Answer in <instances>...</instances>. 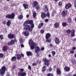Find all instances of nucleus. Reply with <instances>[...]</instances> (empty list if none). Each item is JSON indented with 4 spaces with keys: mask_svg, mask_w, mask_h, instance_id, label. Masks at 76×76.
Here are the masks:
<instances>
[{
    "mask_svg": "<svg viewBox=\"0 0 76 76\" xmlns=\"http://www.w3.org/2000/svg\"><path fill=\"white\" fill-rule=\"evenodd\" d=\"M6 70V67L5 66H3L0 69V75L3 76L4 75Z\"/></svg>",
    "mask_w": 76,
    "mask_h": 76,
    "instance_id": "f257e3e1",
    "label": "nucleus"
},
{
    "mask_svg": "<svg viewBox=\"0 0 76 76\" xmlns=\"http://www.w3.org/2000/svg\"><path fill=\"white\" fill-rule=\"evenodd\" d=\"M28 41L29 45H31V44H31L30 47L31 49L32 50H34L35 47H36V43L33 42V40L32 39L29 40Z\"/></svg>",
    "mask_w": 76,
    "mask_h": 76,
    "instance_id": "f03ea898",
    "label": "nucleus"
},
{
    "mask_svg": "<svg viewBox=\"0 0 76 76\" xmlns=\"http://www.w3.org/2000/svg\"><path fill=\"white\" fill-rule=\"evenodd\" d=\"M15 15L14 13H12L11 15H6V18L8 19H13L15 18Z\"/></svg>",
    "mask_w": 76,
    "mask_h": 76,
    "instance_id": "7ed1b4c3",
    "label": "nucleus"
},
{
    "mask_svg": "<svg viewBox=\"0 0 76 76\" xmlns=\"http://www.w3.org/2000/svg\"><path fill=\"white\" fill-rule=\"evenodd\" d=\"M24 29L26 31H29L30 32H31L32 30L31 29V26L28 25H26L24 27Z\"/></svg>",
    "mask_w": 76,
    "mask_h": 76,
    "instance_id": "20e7f679",
    "label": "nucleus"
},
{
    "mask_svg": "<svg viewBox=\"0 0 76 76\" xmlns=\"http://www.w3.org/2000/svg\"><path fill=\"white\" fill-rule=\"evenodd\" d=\"M26 75V73L25 72H19L18 73V76H25Z\"/></svg>",
    "mask_w": 76,
    "mask_h": 76,
    "instance_id": "39448f33",
    "label": "nucleus"
},
{
    "mask_svg": "<svg viewBox=\"0 0 76 76\" xmlns=\"http://www.w3.org/2000/svg\"><path fill=\"white\" fill-rule=\"evenodd\" d=\"M44 63L45 66H47L48 67V66L50 65V62H49V60L47 59H45L44 60Z\"/></svg>",
    "mask_w": 76,
    "mask_h": 76,
    "instance_id": "423d86ee",
    "label": "nucleus"
},
{
    "mask_svg": "<svg viewBox=\"0 0 76 76\" xmlns=\"http://www.w3.org/2000/svg\"><path fill=\"white\" fill-rule=\"evenodd\" d=\"M67 10H65L63 11L62 12V15L63 17H65L66 16V15H67Z\"/></svg>",
    "mask_w": 76,
    "mask_h": 76,
    "instance_id": "0eeeda50",
    "label": "nucleus"
},
{
    "mask_svg": "<svg viewBox=\"0 0 76 76\" xmlns=\"http://www.w3.org/2000/svg\"><path fill=\"white\" fill-rule=\"evenodd\" d=\"M54 41H55V42L56 44H58L60 42V40L58 39V38H56L54 39Z\"/></svg>",
    "mask_w": 76,
    "mask_h": 76,
    "instance_id": "6e6552de",
    "label": "nucleus"
},
{
    "mask_svg": "<svg viewBox=\"0 0 76 76\" xmlns=\"http://www.w3.org/2000/svg\"><path fill=\"white\" fill-rule=\"evenodd\" d=\"M71 34L70 35V37H75V30H71Z\"/></svg>",
    "mask_w": 76,
    "mask_h": 76,
    "instance_id": "1a4fd4ad",
    "label": "nucleus"
},
{
    "mask_svg": "<svg viewBox=\"0 0 76 76\" xmlns=\"http://www.w3.org/2000/svg\"><path fill=\"white\" fill-rule=\"evenodd\" d=\"M8 37L9 38L12 39V38H14L15 37V35L13 34H10L8 35Z\"/></svg>",
    "mask_w": 76,
    "mask_h": 76,
    "instance_id": "9d476101",
    "label": "nucleus"
},
{
    "mask_svg": "<svg viewBox=\"0 0 76 76\" xmlns=\"http://www.w3.org/2000/svg\"><path fill=\"white\" fill-rule=\"evenodd\" d=\"M70 70V68L69 67L66 66H65L64 68V70H65V72H69Z\"/></svg>",
    "mask_w": 76,
    "mask_h": 76,
    "instance_id": "9b49d317",
    "label": "nucleus"
},
{
    "mask_svg": "<svg viewBox=\"0 0 76 76\" xmlns=\"http://www.w3.org/2000/svg\"><path fill=\"white\" fill-rule=\"evenodd\" d=\"M51 35L50 33H48L46 34L45 35V38L46 39H48L50 37H51Z\"/></svg>",
    "mask_w": 76,
    "mask_h": 76,
    "instance_id": "f8f14e48",
    "label": "nucleus"
},
{
    "mask_svg": "<svg viewBox=\"0 0 76 76\" xmlns=\"http://www.w3.org/2000/svg\"><path fill=\"white\" fill-rule=\"evenodd\" d=\"M39 51H40V48H39V47H36L35 48V52L37 53H37H38V52Z\"/></svg>",
    "mask_w": 76,
    "mask_h": 76,
    "instance_id": "ddd939ff",
    "label": "nucleus"
},
{
    "mask_svg": "<svg viewBox=\"0 0 76 76\" xmlns=\"http://www.w3.org/2000/svg\"><path fill=\"white\" fill-rule=\"evenodd\" d=\"M41 17L42 18H44L47 17V14L44 12L42 13L41 14Z\"/></svg>",
    "mask_w": 76,
    "mask_h": 76,
    "instance_id": "4468645a",
    "label": "nucleus"
},
{
    "mask_svg": "<svg viewBox=\"0 0 76 76\" xmlns=\"http://www.w3.org/2000/svg\"><path fill=\"white\" fill-rule=\"evenodd\" d=\"M32 5L33 7H35L36 6L38 5V2L37 1L33 2L32 3Z\"/></svg>",
    "mask_w": 76,
    "mask_h": 76,
    "instance_id": "2eb2a0df",
    "label": "nucleus"
},
{
    "mask_svg": "<svg viewBox=\"0 0 76 76\" xmlns=\"http://www.w3.org/2000/svg\"><path fill=\"white\" fill-rule=\"evenodd\" d=\"M26 23H28V24H32L33 23V20H27L26 21Z\"/></svg>",
    "mask_w": 76,
    "mask_h": 76,
    "instance_id": "dca6fc26",
    "label": "nucleus"
},
{
    "mask_svg": "<svg viewBox=\"0 0 76 76\" xmlns=\"http://www.w3.org/2000/svg\"><path fill=\"white\" fill-rule=\"evenodd\" d=\"M23 6L24 7L25 9H26L28 8V4H23Z\"/></svg>",
    "mask_w": 76,
    "mask_h": 76,
    "instance_id": "f3484780",
    "label": "nucleus"
},
{
    "mask_svg": "<svg viewBox=\"0 0 76 76\" xmlns=\"http://www.w3.org/2000/svg\"><path fill=\"white\" fill-rule=\"evenodd\" d=\"M15 43V41L11 40L10 42H9L8 43V45H12V44H13Z\"/></svg>",
    "mask_w": 76,
    "mask_h": 76,
    "instance_id": "a211bd4d",
    "label": "nucleus"
},
{
    "mask_svg": "<svg viewBox=\"0 0 76 76\" xmlns=\"http://www.w3.org/2000/svg\"><path fill=\"white\" fill-rule=\"evenodd\" d=\"M16 58L17 59V60H20L21 58V56L19 54H18L16 55Z\"/></svg>",
    "mask_w": 76,
    "mask_h": 76,
    "instance_id": "6ab92c4d",
    "label": "nucleus"
},
{
    "mask_svg": "<svg viewBox=\"0 0 76 76\" xmlns=\"http://www.w3.org/2000/svg\"><path fill=\"white\" fill-rule=\"evenodd\" d=\"M3 51H7V47L6 46H4L3 47L2 49Z\"/></svg>",
    "mask_w": 76,
    "mask_h": 76,
    "instance_id": "aec40b11",
    "label": "nucleus"
},
{
    "mask_svg": "<svg viewBox=\"0 0 76 76\" xmlns=\"http://www.w3.org/2000/svg\"><path fill=\"white\" fill-rule=\"evenodd\" d=\"M16 56H13L12 57V58L11 59V61H16Z\"/></svg>",
    "mask_w": 76,
    "mask_h": 76,
    "instance_id": "412c9836",
    "label": "nucleus"
},
{
    "mask_svg": "<svg viewBox=\"0 0 76 76\" xmlns=\"http://www.w3.org/2000/svg\"><path fill=\"white\" fill-rule=\"evenodd\" d=\"M23 18V15H20L18 17V19L20 20L22 19Z\"/></svg>",
    "mask_w": 76,
    "mask_h": 76,
    "instance_id": "4be33fe9",
    "label": "nucleus"
},
{
    "mask_svg": "<svg viewBox=\"0 0 76 76\" xmlns=\"http://www.w3.org/2000/svg\"><path fill=\"white\" fill-rule=\"evenodd\" d=\"M44 10L45 12H48V9L47 8V6H45V7L44 8Z\"/></svg>",
    "mask_w": 76,
    "mask_h": 76,
    "instance_id": "5701e85b",
    "label": "nucleus"
},
{
    "mask_svg": "<svg viewBox=\"0 0 76 76\" xmlns=\"http://www.w3.org/2000/svg\"><path fill=\"white\" fill-rule=\"evenodd\" d=\"M44 25V23H40L39 24V25L38 26V28L39 29H40L41 28V26H42Z\"/></svg>",
    "mask_w": 76,
    "mask_h": 76,
    "instance_id": "b1692460",
    "label": "nucleus"
},
{
    "mask_svg": "<svg viewBox=\"0 0 76 76\" xmlns=\"http://www.w3.org/2000/svg\"><path fill=\"white\" fill-rule=\"evenodd\" d=\"M30 26L31 29V31H32L33 28H34V23H33L32 24H31L30 25Z\"/></svg>",
    "mask_w": 76,
    "mask_h": 76,
    "instance_id": "393cba45",
    "label": "nucleus"
},
{
    "mask_svg": "<svg viewBox=\"0 0 76 76\" xmlns=\"http://www.w3.org/2000/svg\"><path fill=\"white\" fill-rule=\"evenodd\" d=\"M59 26V24L58 23H56L54 24V26L55 28H57L58 26Z\"/></svg>",
    "mask_w": 76,
    "mask_h": 76,
    "instance_id": "a878e982",
    "label": "nucleus"
},
{
    "mask_svg": "<svg viewBox=\"0 0 76 76\" xmlns=\"http://www.w3.org/2000/svg\"><path fill=\"white\" fill-rule=\"evenodd\" d=\"M32 52H31V51H29L27 53V55L28 56H32Z\"/></svg>",
    "mask_w": 76,
    "mask_h": 76,
    "instance_id": "bb28decb",
    "label": "nucleus"
},
{
    "mask_svg": "<svg viewBox=\"0 0 76 76\" xmlns=\"http://www.w3.org/2000/svg\"><path fill=\"white\" fill-rule=\"evenodd\" d=\"M10 24H11V22H10V20H8L7 23V26H9L10 25Z\"/></svg>",
    "mask_w": 76,
    "mask_h": 76,
    "instance_id": "cd10ccee",
    "label": "nucleus"
},
{
    "mask_svg": "<svg viewBox=\"0 0 76 76\" xmlns=\"http://www.w3.org/2000/svg\"><path fill=\"white\" fill-rule=\"evenodd\" d=\"M56 72L58 75H60L61 74V71L59 69H57Z\"/></svg>",
    "mask_w": 76,
    "mask_h": 76,
    "instance_id": "c85d7f7f",
    "label": "nucleus"
},
{
    "mask_svg": "<svg viewBox=\"0 0 76 76\" xmlns=\"http://www.w3.org/2000/svg\"><path fill=\"white\" fill-rule=\"evenodd\" d=\"M24 34L25 36H28L29 35V32L27 31H25L24 32Z\"/></svg>",
    "mask_w": 76,
    "mask_h": 76,
    "instance_id": "c756f323",
    "label": "nucleus"
},
{
    "mask_svg": "<svg viewBox=\"0 0 76 76\" xmlns=\"http://www.w3.org/2000/svg\"><path fill=\"white\" fill-rule=\"evenodd\" d=\"M47 70V68L46 67V66H44L43 67V69H42V72H45V71Z\"/></svg>",
    "mask_w": 76,
    "mask_h": 76,
    "instance_id": "7c9ffc66",
    "label": "nucleus"
},
{
    "mask_svg": "<svg viewBox=\"0 0 76 76\" xmlns=\"http://www.w3.org/2000/svg\"><path fill=\"white\" fill-rule=\"evenodd\" d=\"M67 21L69 23H72V19L70 18H68L67 20Z\"/></svg>",
    "mask_w": 76,
    "mask_h": 76,
    "instance_id": "2f4dec72",
    "label": "nucleus"
},
{
    "mask_svg": "<svg viewBox=\"0 0 76 76\" xmlns=\"http://www.w3.org/2000/svg\"><path fill=\"white\" fill-rule=\"evenodd\" d=\"M33 18H35V17L37 16V13L35 12H34L33 13Z\"/></svg>",
    "mask_w": 76,
    "mask_h": 76,
    "instance_id": "473e14b6",
    "label": "nucleus"
},
{
    "mask_svg": "<svg viewBox=\"0 0 76 76\" xmlns=\"http://www.w3.org/2000/svg\"><path fill=\"white\" fill-rule=\"evenodd\" d=\"M20 41L21 43H22L23 42H24V40H23L22 38H20Z\"/></svg>",
    "mask_w": 76,
    "mask_h": 76,
    "instance_id": "72a5a7b5",
    "label": "nucleus"
},
{
    "mask_svg": "<svg viewBox=\"0 0 76 76\" xmlns=\"http://www.w3.org/2000/svg\"><path fill=\"white\" fill-rule=\"evenodd\" d=\"M46 42H49V43H50L51 42V39H48L46 40Z\"/></svg>",
    "mask_w": 76,
    "mask_h": 76,
    "instance_id": "f704fd0d",
    "label": "nucleus"
},
{
    "mask_svg": "<svg viewBox=\"0 0 76 76\" xmlns=\"http://www.w3.org/2000/svg\"><path fill=\"white\" fill-rule=\"evenodd\" d=\"M71 32H72V31H71L70 29H68L66 31V33L67 34H70Z\"/></svg>",
    "mask_w": 76,
    "mask_h": 76,
    "instance_id": "c9c22d12",
    "label": "nucleus"
},
{
    "mask_svg": "<svg viewBox=\"0 0 76 76\" xmlns=\"http://www.w3.org/2000/svg\"><path fill=\"white\" fill-rule=\"evenodd\" d=\"M62 25L63 26H66L67 25V23H66L64 22L62 23Z\"/></svg>",
    "mask_w": 76,
    "mask_h": 76,
    "instance_id": "e433bc0d",
    "label": "nucleus"
},
{
    "mask_svg": "<svg viewBox=\"0 0 76 76\" xmlns=\"http://www.w3.org/2000/svg\"><path fill=\"white\" fill-rule=\"evenodd\" d=\"M4 38L3 35L2 34L0 35V39H1V40H2V39H3Z\"/></svg>",
    "mask_w": 76,
    "mask_h": 76,
    "instance_id": "4c0bfd02",
    "label": "nucleus"
},
{
    "mask_svg": "<svg viewBox=\"0 0 76 76\" xmlns=\"http://www.w3.org/2000/svg\"><path fill=\"white\" fill-rule=\"evenodd\" d=\"M52 53L53 56H55V55L56 54V52L55 51H52Z\"/></svg>",
    "mask_w": 76,
    "mask_h": 76,
    "instance_id": "58836bf2",
    "label": "nucleus"
},
{
    "mask_svg": "<svg viewBox=\"0 0 76 76\" xmlns=\"http://www.w3.org/2000/svg\"><path fill=\"white\" fill-rule=\"evenodd\" d=\"M4 56V55L3 53H0V57L1 58H3Z\"/></svg>",
    "mask_w": 76,
    "mask_h": 76,
    "instance_id": "ea45409f",
    "label": "nucleus"
},
{
    "mask_svg": "<svg viewBox=\"0 0 76 76\" xmlns=\"http://www.w3.org/2000/svg\"><path fill=\"white\" fill-rule=\"evenodd\" d=\"M46 16H47L48 18L49 19V18H50V13L48 12L46 15Z\"/></svg>",
    "mask_w": 76,
    "mask_h": 76,
    "instance_id": "a19ab883",
    "label": "nucleus"
},
{
    "mask_svg": "<svg viewBox=\"0 0 76 76\" xmlns=\"http://www.w3.org/2000/svg\"><path fill=\"white\" fill-rule=\"evenodd\" d=\"M65 7L66 9H69V8H70L68 6L67 4L66 5Z\"/></svg>",
    "mask_w": 76,
    "mask_h": 76,
    "instance_id": "79ce46f5",
    "label": "nucleus"
},
{
    "mask_svg": "<svg viewBox=\"0 0 76 76\" xmlns=\"http://www.w3.org/2000/svg\"><path fill=\"white\" fill-rule=\"evenodd\" d=\"M39 6H37L36 7V9H37V10H39Z\"/></svg>",
    "mask_w": 76,
    "mask_h": 76,
    "instance_id": "37998d69",
    "label": "nucleus"
},
{
    "mask_svg": "<svg viewBox=\"0 0 76 76\" xmlns=\"http://www.w3.org/2000/svg\"><path fill=\"white\" fill-rule=\"evenodd\" d=\"M67 5H68V6L69 7V8L71 7L72 6V5H71V4L70 3L67 4Z\"/></svg>",
    "mask_w": 76,
    "mask_h": 76,
    "instance_id": "c03bdc74",
    "label": "nucleus"
},
{
    "mask_svg": "<svg viewBox=\"0 0 76 76\" xmlns=\"http://www.w3.org/2000/svg\"><path fill=\"white\" fill-rule=\"evenodd\" d=\"M40 32L41 34H44V30H42L40 31Z\"/></svg>",
    "mask_w": 76,
    "mask_h": 76,
    "instance_id": "a18cd8bd",
    "label": "nucleus"
},
{
    "mask_svg": "<svg viewBox=\"0 0 76 76\" xmlns=\"http://www.w3.org/2000/svg\"><path fill=\"white\" fill-rule=\"evenodd\" d=\"M74 50H71L70 51V53H71V54H73V53H74Z\"/></svg>",
    "mask_w": 76,
    "mask_h": 76,
    "instance_id": "49530a36",
    "label": "nucleus"
},
{
    "mask_svg": "<svg viewBox=\"0 0 76 76\" xmlns=\"http://www.w3.org/2000/svg\"><path fill=\"white\" fill-rule=\"evenodd\" d=\"M28 69L30 70H31V67L29 66V65H28Z\"/></svg>",
    "mask_w": 76,
    "mask_h": 76,
    "instance_id": "de8ad7c7",
    "label": "nucleus"
},
{
    "mask_svg": "<svg viewBox=\"0 0 76 76\" xmlns=\"http://www.w3.org/2000/svg\"><path fill=\"white\" fill-rule=\"evenodd\" d=\"M2 23L4 25H5L6 24V21L4 20L3 21Z\"/></svg>",
    "mask_w": 76,
    "mask_h": 76,
    "instance_id": "09e8293b",
    "label": "nucleus"
},
{
    "mask_svg": "<svg viewBox=\"0 0 76 76\" xmlns=\"http://www.w3.org/2000/svg\"><path fill=\"white\" fill-rule=\"evenodd\" d=\"M37 63H34L33 64H32V65L33 66H37Z\"/></svg>",
    "mask_w": 76,
    "mask_h": 76,
    "instance_id": "8fccbe9b",
    "label": "nucleus"
},
{
    "mask_svg": "<svg viewBox=\"0 0 76 76\" xmlns=\"http://www.w3.org/2000/svg\"><path fill=\"white\" fill-rule=\"evenodd\" d=\"M62 4V2L61 1H60L58 3L59 5H61Z\"/></svg>",
    "mask_w": 76,
    "mask_h": 76,
    "instance_id": "3c124183",
    "label": "nucleus"
},
{
    "mask_svg": "<svg viewBox=\"0 0 76 76\" xmlns=\"http://www.w3.org/2000/svg\"><path fill=\"white\" fill-rule=\"evenodd\" d=\"M52 70V68H51L50 67L49 69V72H51Z\"/></svg>",
    "mask_w": 76,
    "mask_h": 76,
    "instance_id": "603ef678",
    "label": "nucleus"
},
{
    "mask_svg": "<svg viewBox=\"0 0 76 76\" xmlns=\"http://www.w3.org/2000/svg\"><path fill=\"white\" fill-rule=\"evenodd\" d=\"M48 20H49L48 19H46L45 20V22H48Z\"/></svg>",
    "mask_w": 76,
    "mask_h": 76,
    "instance_id": "864d4df0",
    "label": "nucleus"
},
{
    "mask_svg": "<svg viewBox=\"0 0 76 76\" xmlns=\"http://www.w3.org/2000/svg\"><path fill=\"white\" fill-rule=\"evenodd\" d=\"M41 51H42L43 50H44V48H42L40 49Z\"/></svg>",
    "mask_w": 76,
    "mask_h": 76,
    "instance_id": "5fc2aeb1",
    "label": "nucleus"
},
{
    "mask_svg": "<svg viewBox=\"0 0 76 76\" xmlns=\"http://www.w3.org/2000/svg\"><path fill=\"white\" fill-rule=\"evenodd\" d=\"M75 49H76V47H73L72 48V49L73 50H75Z\"/></svg>",
    "mask_w": 76,
    "mask_h": 76,
    "instance_id": "6e6d98bb",
    "label": "nucleus"
},
{
    "mask_svg": "<svg viewBox=\"0 0 76 76\" xmlns=\"http://www.w3.org/2000/svg\"><path fill=\"white\" fill-rule=\"evenodd\" d=\"M7 76H10V73L9 72H7Z\"/></svg>",
    "mask_w": 76,
    "mask_h": 76,
    "instance_id": "4d7b16f0",
    "label": "nucleus"
},
{
    "mask_svg": "<svg viewBox=\"0 0 76 76\" xmlns=\"http://www.w3.org/2000/svg\"><path fill=\"white\" fill-rule=\"evenodd\" d=\"M15 68H16V65H15L13 66L12 69H15Z\"/></svg>",
    "mask_w": 76,
    "mask_h": 76,
    "instance_id": "13d9d810",
    "label": "nucleus"
},
{
    "mask_svg": "<svg viewBox=\"0 0 76 76\" xmlns=\"http://www.w3.org/2000/svg\"><path fill=\"white\" fill-rule=\"evenodd\" d=\"M20 70L21 72H23V71H24V70L23 69H20Z\"/></svg>",
    "mask_w": 76,
    "mask_h": 76,
    "instance_id": "bf43d9fd",
    "label": "nucleus"
},
{
    "mask_svg": "<svg viewBox=\"0 0 76 76\" xmlns=\"http://www.w3.org/2000/svg\"><path fill=\"white\" fill-rule=\"evenodd\" d=\"M53 45H52V44H50V47H53Z\"/></svg>",
    "mask_w": 76,
    "mask_h": 76,
    "instance_id": "052dcab7",
    "label": "nucleus"
},
{
    "mask_svg": "<svg viewBox=\"0 0 76 76\" xmlns=\"http://www.w3.org/2000/svg\"><path fill=\"white\" fill-rule=\"evenodd\" d=\"M21 56L22 57H24V55H23V54L22 53L21 54Z\"/></svg>",
    "mask_w": 76,
    "mask_h": 76,
    "instance_id": "680f3d73",
    "label": "nucleus"
},
{
    "mask_svg": "<svg viewBox=\"0 0 76 76\" xmlns=\"http://www.w3.org/2000/svg\"><path fill=\"white\" fill-rule=\"evenodd\" d=\"M21 47H24V45L23 44H21Z\"/></svg>",
    "mask_w": 76,
    "mask_h": 76,
    "instance_id": "e2e57ef3",
    "label": "nucleus"
},
{
    "mask_svg": "<svg viewBox=\"0 0 76 76\" xmlns=\"http://www.w3.org/2000/svg\"><path fill=\"white\" fill-rule=\"evenodd\" d=\"M50 75H51V74L50 73H49L47 75L48 76H50Z\"/></svg>",
    "mask_w": 76,
    "mask_h": 76,
    "instance_id": "0e129e2a",
    "label": "nucleus"
},
{
    "mask_svg": "<svg viewBox=\"0 0 76 76\" xmlns=\"http://www.w3.org/2000/svg\"><path fill=\"white\" fill-rule=\"evenodd\" d=\"M48 56L49 57H51V56L50 54L48 55Z\"/></svg>",
    "mask_w": 76,
    "mask_h": 76,
    "instance_id": "69168bd1",
    "label": "nucleus"
},
{
    "mask_svg": "<svg viewBox=\"0 0 76 76\" xmlns=\"http://www.w3.org/2000/svg\"><path fill=\"white\" fill-rule=\"evenodd\" d=\"M29 15H27L26 16V18H28V17H29Z\"/></svg>",
    "mask_w": 76,
    "mask_h": 76,
    "instance_id": "338daca9",
    "label": "nucleus"
},
{
    "mask_svg": "<svg viewBox=\"0 0 76 76\" xmlns=\"http://www.w3.org/2000/svg\"><path fill=\"white\" fill-rule=\"evenodd\" d=\"M68 76H72V74H69Z\"/></svg>",
    "mask_w": 76,
    "mask_h": 76,
    "instance_id": "774afa93",
    "label": "nucleus"
}]
</instances>
